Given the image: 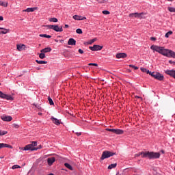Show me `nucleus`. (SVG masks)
<instances>
[{"instance_id": "1", "label": "nucleus", "mask_w": 175, "mask_h": 175, "mask_svg": "<svg viewBox=\"0 0 175 175\" xmlns=\"http://www.w3.org/2000/svg\"><path fill=\"white\" fill-rule=\"evenodd\" d=\"M140 155L142 156V158H148V159H158V158H160L161 157V153L150 151L139 152L138 154H135V157H140Z\"/></svg>"}, {"instance_id": "10", "label": "nucleus", "mask_w": 175, "mask_h": 175, "mask_svg": "<svg viewBox=\"0 0 175 175\" xmlns=\"http://www.w3.org/2000/svg\"><path fill=\"white\" fill-rule=\"evenodd\" d=\"M1 118L3 121H7V122H10L12 121V120H13L12 116H8L6 115H3L2 116H1Z\"/></svg>"}, {"instance_id": "9", "label": "nucleus", "mask_w": 175, "mask_h": 175, "mask_svg": "<svg viewBox=\"0 0 175 175\" xmlns=\"http://www.w3.org/2000/svg\"><path fill=\"white\" fill-rule=\"evenodd\" d=\"M89 49L90 50H92V51H99L103 49V46L100 45H94L93 46H90Z\"/></svg>"}, {"instance_id": "51", "label": "nucleus", "mask_w": 175, "mask_h": 175, "mask_svg": "<svg viewBox=\"0 0 175 175\" xmlns=\"http://www.w3.org/2000/svg\"><path fill=\"white\" fill-rule=\"evenodd\" d=\"M64 28H69V25H65Z\"/></svg>"}, {"instance_id": "55", "label": "nucleus", "mask_w": 175, "mask_h": 175, "mask_svg": "<svg viewBox=\"0 0 175 175\" xmlns=\"http://www.w3.org/2000/svg\"><path fill=\"white\" fill-rule=\"evenodd\" d=\"M135 98L139 99V98H140V96H135Z\"/></svg>"}, {"instance_id": "36", "label": "nucleus", "mask_w": 175, "mask_h": 175, "mask_svg": "<svg viewBox=\"0 0 175 175\" xmlns=\"http://www.w3.org/2000/svg\"><path fill=\"white\" fill-rule=\"evenodd\" d=\"M21 167H20V165H14L12 166V169L14 170V169H20Z\"/></svg>"}, {"instance_id": "34", "label": "nucleus", "mask_w": 175, "mask_h": 175, "mask_svg": "<svg viewBox=\"0 0 175 175\" xmlns=\"http://www.w3.org/2000/svg\"><path fill=\"white\" fill-rule=\"evenodd\" d=\"M94 42H96V38H94L92 40H90L89 42H88V44H92V43H94Z\"/></svg>"}, {"instance_id": "24", "label": "nucleus", "mask_w": 175, "mask_h": 175, "mask_svg": "<svg viewBox=\"0 0 175 175\" xmlns=\"http://www.w3.org/2000/svg\"><path fill=\"white\" fill-rule=\"evenodd\" d=\"M39 36L40 38H46L47 39H51V36L47 34H40Z\"/></svg>"}, {"instance_id": "30", "label": "nucleus", "mask_w": 175, "mask_h": 175, "mask_svg": "<svg viewBox=\"0 0 175 175\" xmlns=\"http://www.w3.org/2000/svg\"><path fill=\"white\" fill-rule=\"evenodd\" d=\"M39 57H40L41 59H44V58H46V54H44V53H40V55H39Z\"/></svg>"}, {"instance_id": "12", "label": "nucleus", "mask_w": 175, "mask_h": 175, "mask_svg": "<svg viewBox=\"0 0 175 175\" xmlns=\"http://www.w3.org/2000/svg\"><path fill=\"white\" fill-rule=\"evenodd\" d=\"M72 18H74V20H77V21L87 20L86 17L79 16V15H74Z\"/></svg>"}, {"instance_id": "25", "label": "nucleus", "mask_w": 175, "mask_h": 175, "mask_svg": "<svg viewBox=\"0 0 175 175\" xmlns=\"http://www.w3.org/2000/svg\"><path fill=\"white\" fill-rule=\"evenodd\" d=\"M36 62H37V64H39L40 65L47 64V62L43 60H36Z\"/></svg>"}, {"instance_id": "2", "label": "nucleus", "mask_w": 175, "mask_h": 175, "mask_svg": "<svg viewBox=\"0 0 175 175\" xmlns=\"http://www.w3.org/2000/svg\"><path fill=\"white\" fill-rule=\"evenodd\" d=\"M150 49L152 50L153 53H159V54H161L162 55H164V57L167 56V53L169 51V49H165L163 46H159L157 45H152L150 46Z\"/></svg>"}, {"instance_id": "22", "label": "nucleus", "mask_w": 175, "mask_h": 175, "mask_svg": "<svg viewBox=\"0 0 175 175\" xmlns=\"http://www.w3.org/2000/svg\"><path fill=\"white\" fill-rule=\"evenodd\" d=\"M1 146V148H12V146L8 144H0Z\"/></svg>"}, {"instance_id": "29", "label": "nucleus", "mask_w": 175, "mask_h": 175, "mask_svg": "<svg viewBox=\"0 0 175 175\" xmlns=\"http://www.w3.org/2000/svg\"><path fill=\"white\" fill-rule=\"evenodd\" d=\"M48 100H49V105H51V106L54 105V101H53V99H51L50 98V96L48 97Z\"/></svg>"}, {"instance_id": "52", "label": "nucleus", "mask_w": 175, "mask_h": 175, "mask_svg": "<svg viewBox=\"0 0 175 175\" xmlns=\"http://www.w3.org/2000/svg\"><path fill=\"white\" fill-rule=\"evenodd\" d=\"M13 125H14V126L15 128H18V125H17V124H14Z\"/></svg>"}, {"instance_id": "47", "label": "nucleus", "mask_w": 175, "mask_h": 175, "mask_svg": "<svg viewBox=\"0 0 175 175\" xmlns=\"http://www.w3.org/2000/svg\"><path fill=\"white\" fill-rule=\"evenodd\" d=\"M170 64H173L174 65H175V62L170 60L169 61Z\"/></svg>"}, {"instance_id": "28", "label": "nucleus", "mask_w": 175, "mask_h": 175, "mask_svg": "<svg viewBox=\"0 0 175 175\" xmlns=\"http://www.w3.org/2000/svg\"><path fill=\"white\" fill-rule=\"evenodd\" d=\"M64 166L67 167V169H69L70 170H73V167H72V165H70L69 163H64Z\"/></svg>"}, {"instance_id": "49", "label": "nucleus", "mask_w": 175, "mask_h": 175, "mask_svg": "<svg viewBox=\"0 0 175 175\" xmlns=\"http://www.w3.org/2000/svg\"><path fill=\"white\" fill-rule=\"evenodd\" d=\"M0 21H3V16H0Z\"/></svg>"}, {"instance_id": "15", "label": "nucleus", "mask_w": 175, "mask_h": 175, "mask_svg": "<svg viewBox=\"0 0 175 175\" xmlns=\"http://www.w3.org/2000/svg\"><path fill=\"white\" fill-rule=\"evenodd\" d=\"M68 46H76V41L74 38H70L68 41Z\"/></svg>"}, {"instance_id": "17", "label": "nucleus", "mask_w": 175, "mask_h": 175, "mask_svg": "<svg viewBox=\"0 0 175 175\" xmlns=\"http://www.w3.org/2000/svg\"><path fill=\"white\" fill-rule=\"evenodd\" d=\"M35 10H38V7L29 8L23 10V12H27V13H29L31 12H35Z\"/></svg>"}, {"instance_id": "45", "label": "nucleus", "mask_w": 175, "mask_h": 175, "mask_svg": "<svg viewBox=\"0 0 175 175\" xmlns=\"http://www.w3.org/2000/svg\"><path fill=\"white\" fill-rule=\"evenodd\" d=\"M150 40H152L153 42H155V40H157V38H155V37H151V38H150Z\"/></svg>"}, {"instance_id": "5", "label": "nucleus", "mask_w": 175, "mask_h": 175, "mask_svg": "<svg viewBox=\"0 0 175 175\" xmlns=\"http://www.w3.org/2000/svg\"><path fill=\"white\" fill-rule=\"evenodd\" d=\"M45 27L49 29H53V31H55V32H62V31H64L62 26L59 27L58 25H46Z\"/></svg>"}, {"instance_id": "18", "label": "nucleus", "mask_w": 175, "mask_h": 175, "mask_svg": "<svg viewBox=\"0 0 175 175\" xmlns=\"http://www.w3.org/2000/svg\"><path fill=\"white\" fill-rule=\"evenodd\" d=\"M116 58H126V53H118L116 54Z\"/></svg>"}, {"instance_id": "3", "label": "nucleus", "mask_w": 175, "mask_h": 175, "mask_svg": "<svg viewBox=\"0 0 175 175\" xmlns=\"http://www.w3.org/2000/svg\"><path fill=\"white\" fill-rule=\"evenodd\" d=\"M36 146H38V142H32L31 144L26 145L24 148H21V150L23 151H28L29 150L31 151H36L38 148H33L36 147Z\"/></svg>"}, {"instance_id": "4", "label": "nucleus", "mask_w": 175, "mask_h": 175, "mask_svg": "<svg viewBox=\"0 0 175 175\" xmlns=\"http://www.w3.org/2000/svg\"><path fill=\"white\" fill-rule=\"evenodd\" d=\"M113 155H116V153L110 152V151H104L101 155V161L106 159L107 158H110V157H113Z\"/></svg>"}, {"instance_id": "44", "label": "nucleus", "mask_w": 175, "mask_h": 175, "mask_svg": "<svg viewBox=\"0 0 175 175\" xmlns=\"http://www.w3.org/2000/svg\"><path fill=\"white\" fill-rule=\"evenodd\" d=\"M146 73L148 75H150L151 76V75L152 74V72H151V71H150V70H146Z\"/></svg>"}, {"instance_id": "26", "label": "nucleus", "mask_w": 175, "mask_h": 175, "mask_svg": "<svg viewBox=\"0 0 175 175\" xmlns=\"http://www.w3.org/2000/svg\"><path fill=\"white\" fill-rule=\"evenodd\" d=\"M50 23H58V19L57 18H51L49 19Z\"/></svg>"}, {"instance_id": "31", "label": "nucleus", "mask_w": 175, "mask_h": 175, "mask_svg": "<svg viewBox=\"0 0 175 175\" xmlns=\"http://www.w3.org/2000/svg\"><path fill=\"white\" fill-rule=\"evenodd\" d=\"M8 135V131L0 130V136H3Z\"/></svg>"}, {"instance_id": "32", "label": "nucleus", "mask_w": 175, "mask_h": 175, "mask_svg": "<svg viewBox=\"0 0 175 175\" xmlns=\"http://www.w3.org/2000/svg\"><path fill=\"white\" fill-rule=\"evenodd\" d=\"M172 34H173V31H168L167 33H165V38H169V36L172 35Z\"/></svg>"}, {"instance_id": "21", "label": "nucleus", "mask_w": 175, "mask_h": 175, "mask_svg": "<svg viewBox=\"0 0 175 175\" xmlns=\"http://www.w3.org/2000/svg\"><path fill=\"white\" fill-rule=\"evenodd\" d=\"M51 51V48L50 47H46L45 49H43L40 51L41 53H50Z\"/></svg>"}, {"instance_id": "33", "label": "nucleus", "mask_w": 175, "mask_h": 175, "mask_svg": "<svg viewBox=\"0 0 175 175\" xmlns=\"http://www.w3.org/2000/svg\"><path fill=\"white\" fill-rule=\"evenodd\" d=\"M168 10H169V12H171L172 13H175V8H174L169 7Z\"/></svg>"}, {"instance_id": "16", "label": "nucleus", "mask_w": 175, "mask_h": 175, "mask_svg": "<svg viewBox=\"0 0 175 175\" xmlns=\"http://www.w3.org/2000/svg\"><path fill=\"white\" fill-rule=\"evenodd\" d=\"M16 49L18 51H23V50H25V44H17Z\"/></svg>"}, {"instance_id": "48", "label": "nucleus", "mask_w": 175, "mask_h": 175, "mask_svg": "<svg viewBox=\"0 0 175 175\" xmlns=\"http://www.w3.org/2000/svg\"><path fill=\"white\" fill-rule=\"evenodd\" d=\"M0 5H1V6H3V1H1V0H0Z\"/></svg>"}, {"instance_id": "43", "label": "nucleus", "mask_w": 175, "mask_h": 175, "mask_svg": "<svg viewBox=\"0 0 175 175\" xmlns=\"http://www.w3.org/2000/svg\"><path fill=\"white\" fill-rule=\"evenodd\" d=\"M78 51L79 54H84V51H83L82 49H79Z\"/></svg>"}, {"instance_id": "14", "label": "nucleus", "mask_w": 175, "mask_h": 175, "mask_svg": "<svg viewBox=\"0 0 175 175\" xmlns=\"http://www.w3.org/2000/svg\"><path fill=\"white\" fill-rule=\"evenodd\" d=\"M165 73L166 75H169V76H171L172 77H174V79H175V70H166Z\"/></svg>"}, {"instance_id": "50", "label": "nucleus", "mask_w": 175, "mask_h": 175, "mask_svg": "<svg viewBox=\"0 0 175 175\" xmlns=\"http://www.w3.org/2000/svg\"><path fill=\"white\" fill-rule=\"evenodd\" d=\"M76 133L77 136H81V133Z\"/></svg>"}, {"instance_id": "37", "label": "nucleus", "mask_w": 175, "mask_h": 175, "mask_svg": "<svg viewBox=\"0 0 175 175\" xmlns=\"http://www.w3.org/2000/svg\"><path fill=\"white\" fill-rule=\"evenodd\" d=\"M76 32H77V33L81 34V33H83V30H81V29H77L76 30Z\"/></svg>"}, {"instance_id": "46", "label": "nucleus", "mask_w": 175, "mask_h": 175, "mask_svg": "<svg viewBox=\"0 0 175 175\" xmlns=\"http://www.w3.org/2000/svg\"><path fill=\"white\" fill-rule=\"evenodd\" d=\"M42 148V145H39L38 147L36 148H37V150H40V148Z\"/></svg>"}, {"instance_id": "19", "label": "nucleus", "mask_w": 175, "mask_h": 175, "mask_svg": "<svg viewBox=\"0 0 175 175\" xmlns=\"http://www.w3.org/2000/svg\"><path fill=\"white\" fill-rule=\"evenodd\" d=\"M0 29H2L3 31H0V33H2L3 35H6L9 32V29L3 28V27H0Z\"/></svg>"}, {"instance_id": "39", "label": "nucleus", "mask_w": 175, "mask_h": 175, "mask_svg": "<svg viewBox=\"0 0 175 175\" xmlns=\"http://www.w3.org/2000/svg\"><path fill=\"white\" fill-rule=\"evenodd\" d=\"M115 130L116 129H107V131L108 132H112L113 133H114Z\"/></svg>"}, {"instance_id": "6", "label": "nucleus", "mask_w": 175, "mask_h": 175, "mask_svg": "<svg viewBox=\"0 0 175 175\" xmlns=\"http://www.w3.org/2000/svg\"><path fill=\"white\" fill-rule=\"evenodd\" d=\"M151 76L152 77H154V79L159 80V81H162L164 79L163 75L158 72H152Z\"/></svg>"}, {"instance_id": "35", "label": "nucleus", "mask_w": 175, "mask_h": 175, "mask_svg": "<svg viewBox=\"0 0 175 175\" xmlns=\"http://www.w3.org/2000/svg\"><path fill=\"white\" fill-rule=\"evenodd\" d=\"M129 66H130V68H133V69H135V70H137V69H139V67L132 65V64H130Z\"/></svg>"}, {"instance_id": "42", "label": "nucleus", "mask_w": 175, "mask_h": 175, "mask_svg": "<svg viewBox=\"0 0 175 175\" xmlns=\"http://www.w3.org/2000/svg\"><path fill=\"white\" fill-rule=\"evenodd\" d=\"M98 3H105V0H96Z\"/></svg>"}, {"instance_id": "13", "label": "nucleus", "mask_w": 175, "mask_h": 175, "mask_svg": "<svg viewBox=\"0 0 175 175\" xmlns=\"http://www.w3.org/2000/svg\"><path fill=\"white\" fill-rule=\"evenodd\" d=\"M48 165L49 166H51L55 162V157H50L47 159Z\"/></svg>"}, {"instance_id": "27", "label": "nucleus", "mask_w": 175, "mask_h": 175, "mask_svg": "<svg viewBox=\"0 0 175 175\" xmlns=\"http://www.w3.org/2000/svg\"><path fill=\"white\" fill-rule=\"evenodd\" d=\"M115 167H117V163L111 164L108 166V169L109 170L114 169Z\"/></svg>"}, {"instance_id": "38", "label": "nucleus", "mask_w": 175, "mask_h": 175, "mask_svg": "<svg viewBox=\"0 0 175 175\" xmlns=\"http://www.w3.org/2000/svg\"><path fill=\"white\" fill-rule=\"evenodd\" d=\"M88 65L89 66H98V64L96 63H90Z\"/></svg>"}, {"instance_id": "20", "label": "nucleus", "mask_w": 175, "mask_h": 175, "mask_svg": "<svg viewBox=\"0 0 175 175\" xmlns=\"http://www.w3.org/2000/svg\"><path fill=\"white\" fill-rule=\"evenodd\" d=\"M51 120H52L53 124H55V125H59L61 124L59 122V120L57 118H55L54 117H52Z\"/></svg>"}, {"instance_id": "54", "label": "nucleus", "mask_w": 175, "mask_h": 175, "mask_svg": "<svg viewBox=\"0 0 175 175\" xmlns=\"http://www.w3.org/2000/svg\"><path fill=\"white\" fill-rule=\"evenodd\" d=\"M167 1H169V2H173V1L174 0H167Z\"/></svg>"}, {"instance_id": "11", "label": "nucleus", "mask_w": 175, "mask_h": 175, "mask_svg": "<svg viewBox=\"0 0 175 175\" xmlns=\"http://www.w3.org/2000/svg\"><path fill=\"white\" fill-rule=\"evenodd\" d=\"M167 57L168 58H175V52L172 50H168Z\"/></svg>"}, {"instance_id": "40", "label": "nucleus", "mask_w": 175, "mask_h": 175, "mask_svg": "<svg viewBox=\"0 0 175 175\" xmlns=\"http://www.w3.org/2000/svg\"><path fill=\"white\" fill-rule=\"evenodd\" d=\"M103 14H110V12H109L107 10H104V11H103Z\"/></svg>"}, {"instance_id": "41", "label": "nucleus", "mask_w": 175, "mask_h": 175, "mask_svg": "<svg viewBox=\"0 0 175 175\" xmlns=\"http://www.w3.org/2000/svg\"><path fill=\"white\" fill-rule=\"evenodd\" d=\"M141 70H142V72H144V73H146V72H147V69L144 68H141Z\"/></svg>"}, {"instance_id": "7", "label": "nucleus", "mask_w": 175, "mask_h": 175, "mask_svg": "<svg viewBox=\"0 0 175 175\" xmlns=\"http://www.w3.org/2000/svg\"><path fill=\"white\" fill-rule=\"evenodd\" d=\"M146 16V14L144 12H141V13H131L129 15V17L131 18H133L135 17V18H143V16Z\"/></svg>"}, {"instance_id": "56", "label": "nucleus", "mask_w": 175, "mask_h": 175, "mask_svg": "<svg viewBox=\"0 0 175 175\" xmlns=\"http://www.w3.org/2000/svg\"><path fill=\"white\" fill-rule=\"evenodd\" d=\"M38 114H39V116H42V113H39Z\"/></svg>"}, {"instance_id": "8", "label": "nucleus", "mask_w": 175, "mask_h": 175, "mask_svg": "<svg viewBox=\"0 0 175 175\" xmlns=\"http://www.w3.org/2000/svg\"><path fill=\"white\" fill-rule=\"evenodd\" d=\"M0 98L2 99H6L7 100H13V97L8 94H5L3 92L0 91Z\"/></svg>"}, {"instance_id": "23", "label": "nucleus", "mask_w": 175, "mask_h": 175, "mask_svg": "<svg viewBox=\"0 0 175 175\" xmlns=\"http://www.w3.org/2000/svg\"><path fill=\"white\" fill-rule=\"evenodd\" d=\"M114 133L116 135H122V133H124V131L121 129H115Z\"/></svg>"}, {"instance_id": "53", "label": "nucleus", "mask_w": 175, "mask_h": 175, "mask_svg": "<svg viewBox=\"0 0 175 175\" xmlns=\"http://www.w3.org/2000/svg\"><path fill=\"white\" fill-rule=\"evenodd\" d=\"M34 106H36V107H37L38 109H39V105H34Z\"/></svg>"}]
</instances>
